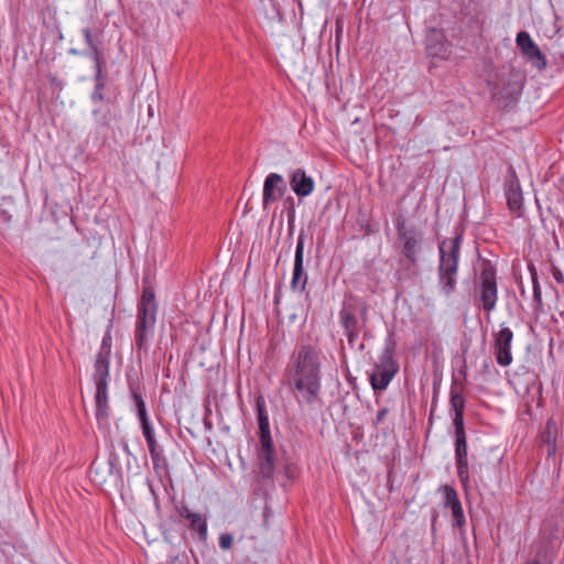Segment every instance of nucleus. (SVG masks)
<instances>
[{
	"label": "nucleus",
	"instance_id": "f257e3e1",
	"mask_svg": "<svg viewBox=\"0 0 564 564\" xmlns=\"http://www.w3.org/2000/svg\"><path fill=\"white\" fill-rule=\"evenodd\" d=\"M322 351L311 344L297 346L284 369V382L299 403L313 405L322 392Z\"/></svg>",
	"mask_w": 564,
	"mask_h": 564
},
{
	"label": "nucleus",
	"instance_id": "f03ea898",
	"mask_svg": "<svg viewBox=\"0 0 564 564\" xmlns=\"http://www.w3.org/2000/svg\"><path fill=\"white\" fill-rule=\"evenodd\" d=\"M111 346V336L110 333L107 332L101 340L99 352L96 356L93 375L96 384V419L99 426L107 424L109 417L108 378Z\"/></svg>",
	"mask_w": 564,
	"mask_h": 564
},
{
	"label": "nucleus",
	"instance_id": "7ed1b4c3",
	"mask_svg": "<svg viewBox=\"0 0 564 564\" xmlns=\"http://www.w3.org/2000/svg\"><path fill=\"white\" fill-rule=\"evenodd\" d=\"M463 235V231L459 230L454 238L443 239L438 245V285L447 296L456 289Z\"/></svg>",
	"mask_w": 564,
	"mask_h": 564
},
{
	"label": "nucleus",
	"instance_id": "20e7f679",
	"mask_svg": "<svg viewBox=\"0 0 564 564\" xmlns=\"http://www.w3.org/2000/svg\"><path fill=\"white\" fill-rule=\"evenodd\" d=\"M256 411L259 423L260 444L258 452L259 470L264 479H271L274 473V448L270 433L269 416L267 413L264 399L260 395L256 402Z\"/></svg>",
	"mask_w": 564,
	"mask_h": 564
},
{
	"label": "nucleus",
	"instance_id": "39448f33",
	"mask_svg": "<svg viewBox=\"0 0 564 564\" xmlns=\"http://www.w3.org/2000/svg\"><path fill=\"white\" fill-rule=\"evenodd\" d=\"M524 83V75L514 68L499 74L496 82L488 80L492 101L502 108L516 104L522 93Z\"/></svg>",
	"mask_w": 564,
	"mask_h": 564
},
{
	"label": "nucleus",
	"instance_id": "423d86ee",
	"mask_svg": "<svg viewBox=\"0 0 564 564\" xmlns=\"http://www.w3.org/2000/svg\"><path fill=\"white\" fill-rule=\"evenodd\" d=\"M395 346L397 343L392 336L387 338L378 361L369 375V381L375 393L386 390L399 371L400 366L394 359Z\"/></svg>",
	"mask_w": 564,
	"mask_h": 564
},
{
	"label": "nucleus",
	"instance_id": "0eeeda50",
	"mask_svg": "<svg viewBox=\"0 0 564 564\" xmlns=\"http://www.w3.org/2000/svg\"><path fill=\"white\" fill-rule=\"evenodd\" d=\"M398 240L401 245V254L406 259V271L415 273L419 263V253L423 241V232L415 226L408 224L403 216H399L395 221Z\"/></svg>",
	"mask_w": 564,
	"mask_h": 564
},
{
	"label": "nucleus",
	"instance_id": "6e6552de",
	"mask_svg": "<svg viewBox=\"0 0 564 564\" xmlns=\"http://www.w3.org/2000/svg\"><path fill=\"white\" fill-rule=\"evenodd\" d=\"M497 269L490 260L480 263V271L475 280V291L479 306L488 313L496 308L498 302Z\"/></svg>",
	"mask_w": 564,
	"mask_h": 564
},
{
	"label": "nucleus",
	"instance_id": "1a4fd4ad",
	"mask_svg": "<svg viewBox=\"0 0 564 564\" xmlns=\"http://www.w3.org/2000/svg\"><path fill=\"white\" fill-rule=\"evenodd\" d=\"M339 325L347 338L350 349L356 348L357 339L361 335L364 340L372 339V332L368 326L360 324L357 316V308L352 304L343 303L338 313Z\"/></svg>",
	"mask_w": 564,
	"mask_h": 564
},
{
	"label": "nucleus",
	"instance_id": "9d476101",
	"mask_svg": "<svg viewBox=\"0 0 564 564\" xmlns=\"http://www.w3.org/2000/svg\"><path fill=\"white\" fill-rule=\"evenodd\" d=\"M91 480L104 490L116 488L121 481V475L116 467V457L96 458L90 467Z\"/></svg>",
	"mask_w": 564,
	"mask_h": 564
},
{
	"label": "nucleus",
	"instance_id": "9b49d317",
	"mask_svg": "<svg viewBox=\"0 0 564 564\" xmlns=\"http://www.w3.org/2000/svg\"><path fill=\"white\" fill-rule=\"evenodd\" d=\"M155 271L149 269L143 274V341L149 329H153L156 322L158 303L155 301Z\"/></svg>",
	"mask_w": 564,
	"mask_h": 564
},
{
	"label": "nucleus",
	"instance_id": "f8f14e48",
	"mask_svg": "<svg viewBox=\"0 0 564 564\" xmlns=\"http://www.w3.org/2000/svg\"><path fill=\"white\" fill-rule=\"evenodd\" d=\"M516 44L521 55L538 70H544L547 66L546 56L527 31H520L516 37Z\"/></svg>",
	"mask_w": 564,
	"mask_h": 564
},
{
	"label": "nucleus",
	"instance_id": "ddd939ff",
	"mask_svg": "<svg viewBox=\"0 0 564 564\" xmlns=\"http://www.w3.org/2000/svg\"><path fill=\"white\" fill-rule=\"evenodd\" d=\"M306 234L302 229L299 234L295 254H294V267L291 280V289L293 292L304 293L307 284V274L304 271V245Z\"/></svg>",
	"mask_w": 564,
	"mask_h": 564
},
{
	"label": "nucleus",
	"instance_id": "4468645a",
	"mask_svg": "<svg viewBox=\"0 0 564 564\" xmlns=\"http://www.w3.org/2000/svg\"><path fill=\"white\" fill-rule=\"evenodd\" d=\"M143 437L147 441L154 470L159 475L162 473H165L167 464H166V458L163 455V447L156 440L155 432L149 422V419L147 416V412H145L144 408H143Z\"/></svg>",
	"mask_w": 564,
	"mask_h": 564
},
{
	"label": "nucleus",
	"instance_id": "2eb2a0df",
	"mask_svg": "<svg viewBox=\"0 0 564 564\" xmlns=\"http://www.w3.org/2000/svg\"><path fill=\"white\" fill-rule=\"evenodd\" d=\"M505 196L508 209L511 213L521 216L523 213V194L520 181L512 166L509 167L503 184Z\"/></svg>",
	"mask_w": 564,
	"mask_h": 564
},
{
	"label": "nucleus",
	"instance_id": "dca6fc26",
	"mask_svg": "<svg viewBox=\"0 0 564 564\" xmlns=\"http://www.w3.org/2000/svg\"><path fill=\"white\" fill-rule=\"evenodd\" d=\"M513 332L510 327L500 326V330L494 335V354L498 365L507 367L512 362L511 344Z\"/></svg>",
	"mask_w": 564,
	"mask_h": 564
},
{
	"label": "nucleus",
	"instance_id": "f3484780",
	"mask_svg": "<svg viewBox=\"0 0 564 564\" xmlns=\"http://www.w3.org/2000/svg\"><path fill=\"white\" fill-rule=\"evenodd\" d=\"M425 51L430 57L447 59L449 55V44L442 30L429 29L425 35Z\"/></svg>",
	"mask_w": 564,
	"mask_h": 564
},
{
	"label": "nucleus",
	"instance_id": "a211bd4d",
	"mask_svg": "<svg viewBox=\"0 0 564 564\" xmlns=\"http://www.w3.org/2000/svg\"><path fill=\"white\" fill-rule=\"evenodd\" d=\"M286 192V183L282 175L270 173L263 184L262 205L267 209L269 205L280 199Z\"/></svg>",
	"mask_w": 564,
	"mask_h": 564
},
{
	"label": "nucleus",
	"instance_id": "6ab92c4d",
	"mask_svg": "<svg viewBox=\"0 0 564 564\" xmlns=\"http://www.w3.org/2000/svg\"><path fill=\"white\" fill-rule=\"evenodd\" d=\"M444 506L449 508L453 516V525L463 529L465 525V516L457 491L452 486H444Z\"/></svg>",
	"mask_w": 564,
	"mask_h": 564
},
{
	"label": "nucleus",
	"instance_id": "aec40b11",
	"mask_svg": "<svg viewBox=\"0 0 564 564\" xmlns=\"http://www.w3.org/2000/svg\"><path fill=\"white\" fill-rule=\"evenodd\" d=\"M290 185L299 197H306L311 195L315 188L314 180L302 169H296L292 172L290 176Z\"/></svg>",
	"mask_w": 564,
	"mask_h": 564
},
{
	"label": "nucleus",
	"instance_id": "412c9836",
	"mask_svg": "<svg viewBox=\"0 0 564 564\" xmlns=\"http://www.w3.org/2000/svg\"><path fill=\"white\" fill-rule=\"evenodd\" d=\"M83 34L89 47L94 53V61L96 63L97 76L99 77L101 73V41H100V31L98 29L85 28L83 30Z\"/></svg>",
	"mask_w": 564,
	"mask_h": 564
},
{
	"label": "nucleus",
	"instance_id": "4be33fe9",
	"mask_svg": "<svg viewBox=\"0 0 564 564\" xmlns=\"http://www.w3.org/2000/svg\"><path fill=\"white\" fill-rule=\"evenodd\" d=\"M468 447L459 446L455 447V462L457 476L464 486L468 485L469 481V469H468Z\"/></svg>",
	"mask_w": 564,
	"mask_h": 564
},
{
	"label": "nucleus",
	"instance_id": "5701e85b",
	"mask_svg": "<svg viewBox=\"0 0 564 564\" xmlns=\"http://www.w3.org/2000/svg\"><path fill=\"white\" fill-rule=\"evenodd\" d=\"M561 523L557 516H552L543 521L540 535L541 540L553 543L560 539Z\"/></svg>",
	"mask_w": 564,
	"mask_h": 564
},
{
	"label": "nucleus",
	"instance_id": "b1692460",
	"mask_svg": "<svg viewBox=\"0 0 564 564\" xmlns=\"http://www.w3.org/2000/svg\"><path fill=\"white\" fill-rule=\"evenodd\" d=\"M557 424L553 419H549L544 429L540 433V440L547 446V455L553 456L556 452Z\"/></svg>",
	"mask_w": 564,
	"mask_h": 564
},
{
	"label": "nucleus",
	"instance_id": "393cba45",
	"mask_svg": "<svg viewBox=\"0 0 564 564\" xmlns=\"http://www.w3.org/2000/svg\"><path fill=\"white\" fill-rule=\"evenodd\" d=\"M552 544L541 540L536 544L534 560H540V564H553L556 554Z\"/></svg>",
	"mask_w": 564,
	"mask_h": 564
},
{
	"label": "nucleus",
	"instance_id": "a878e982",
	"mask_svg": "<svg viewBox=\"0 0 564 564\" xmlns=\"http://www.w3.org/2000/svg\"><path fill=\"white\" fill-rule=\"evenodd\" d=\"M189 529L197 533L199 540L207 539V519L202 513L195 512L188 520Z\"/></svg>",
	"mask_w": 564,
	"mask_h": 564
},
{
	"label": "nucleus",
	"instance_id": "bb28decb",
	"mask_svg": "<svg viewBox=\"0 0 564 564\" xmlns=\"http://www.w3.org/2000/svg\"><path fill=\"white\" fill-rule=\"evenodd\" d=\"M449 404L454 413H464L465 398L462 392H458L453 386L449 392Z\"/></svg>",
	"mask_w": 564,
	"mask_h": 564
},
{
	"label": "nucleus",
	"instance_id": "cd10ccee",
	"mask_svg": "<svg viewBox=\"0 0 564 564\" xmlns=\"http://www.w3.org/2000/svg\"><path fill=\"white\" fill-rule=\"evenodd\" d=\"M532 288H533V302H534L533 310L535 313H541L543 310V301H542V291H541L540 282H535V284H532Z\"/></svg>",
	"mask_w": 564,
	"mask_h": 564
},
{
	"label": "nucleus",
	"instance_id": "c85d7f7f",
	"mask_svg": "<svg viewBox=\"0 0 564 564\" xmlns=\"http://www.w3.org/2000/svg\"><path fill=\"white\" fill-rule=\"evenodd\" d=\"M158 238H160V242L162 243L163 242V238H162V232H161L160 229L158 230V235L155 237L152 236L150 238V240H149V245H148V248H147V253H148V260L149 261H150V258H152L153 261L155 262L154 254L150 256V253H151V250H153V252L155 251V248H156V245H158Z\"/></svg>",
	"mask_w": 564,
	"mask_h": 564
},
{
	"label": "nucleus",
	"instance_id": "c756f323",
	"mask_svg": "<svg viewBox=\"0 0 564 564\" xmlns=\"http://www.w3.org/2000/svg\"><path fill=\"white\" fill-rule=\"evenodd\" d=\"M358 319L364 326H368L369 322V306L367 303H362L358 310Z\"/></svg>",
	"mask_w": 564,
	"mask_h": 564
},
{
	"label": "nucleus",
	"instance_id": "7c9ffc66",
	"mask_svg": "<svg viewBox=\"0 0 564 564\" xmlns=\"http://www.w3.org/2000/svg\"><path fill=\"white\" fill-rule=\"evenodd\" d=\"M130 390L134 400L137 415L141 420V393L139 392L138 388H134L131 383Z\"/></svg>",
	"mask_w": 564,
	"mask_h": 564
},
{
	"label": "nucleus",
	"instance_id": "2f4dec72",
	"mask_svg": "<svg viewBox=\"0 0 564 564\" xmlns=\"http://www.w3.org/2000/svg\"><path fill=\"white\" fill-rule=\"evenodd\" d=\"M286 203H290V207L288 209V218H289V223H290V235H292L293 234V225H291V223L294 220V217H295V207H294L293 197L289 196L285 199V204Z\"/></svg>",
	"mask_w": 564,
	"mask_h": 564
},
{
	"label": "nucleus",
	"instance_id": "473e14b6",
	"mask_svg": "<svg viewBox=\"0 0 564 564\" xmlns=\"http://www.w3.org/2000/svg\"><path fill=\"white\" fill-rule=\"evenodd\" d=\"M453 426L455 429V432H464L465 431L464 413H454Z\"/></svg>",
	"mask_w": 564,
	"mask_h": 564
},
{
	"label": "nucleus",
	"instance_id": "72a5a7b5",
	"mask_svg": "<svg viewBox=\"0 0 564 564\" xmlns=\"http://www.w3.org/2000/svg\"><path fill=\"white\" fill-rule=\"evenodd\" d=\"M138 322H137V328H135V346L139 349H141V305L139 304L138 307Z\"/></svg>",
	"mask_w": 564,
	"mask_h": 564
},
{
	"label": "nucleus",
	"instance_id": "f704fd0d",
	"mask_svg": "<svg viewBox=\"0 0 564 564\" xmlns=\"http://www.w3.org/2000/svg\"><path fill=\"white\" fill-rule=\"evenodd\" d=\"M232 542H234V539H232V536L229 533H223L219 536V546L223 550L230 549L231 545H232Z\"/></svg>",
	"mask_w": 564,
	"mask_h": 564
},
{
	"label": "nucleus",
	"instance_id": "c9c22d12",
	"mask_svg": "<svg viewBox=\"0 0 564 564\" xmlns=\"http://www.w3.org/2000/svg\"><path fill=\"white\" fill-rule=\"evenodd\" d=\"M388 414H389L388 408L380 409L373 420V425L379 426L386 420Z\"/></svg>",
	"mask_w": 564,
	"mask_h": 564
},
{
	"label": "nucleus",
	"instance_id": "e433bc0d",
	"mask_svg": "<svg viewBox=\"0 0 564 564\" xmlns=\"http://www.w3.org/2000/svg\"><path fill=\"white\" fill-rule=\"evenodd\" d=\"M467 446L466 432H455V447Z\"/></svg>",
	"mask_w": 564,
	"mask_h": 564
},
{
	"label": "nucleus",
	"instance_id": "4c0bfd02",
	"mask_svg": "<svg viewBox=\"0 0 564 564\" xmlns=\"http://www.w3.org/2000/svg\"><path fill=\"white\" fill-rule=\"evenodd\" d=\"M177 512H178V514H180L182 518H184V519H186V520H188V519H189L191 517H193V514L195 513V512H192V511L188 509V507H187V506H185V505H181L180 507H177Z\"/></svg>",
	"mask_w": 564,
	"mask_h": 564
},
{
	"label": "nucleus",
	"instance_id": "58836bf2",
	"mask_svg": "<svg viewBox=\"0 0 564 564\" xmlns=\"http://www.w3.org/2000/svg\"><path fill=\"white\" fill-rule=\"evenodd\" d=\"M528 270H529L530 275H531L532 284H535V282H539V276H538V271H536L535 265L533 263H529L528 264Z\"/></svg>",
	"mask_w": 564,
	"mask_h": 564
},
{
	"label": "nucleus",
	"instance_id": "ea45409f",
	"mask_svg": "<svg viewBox=\"0 0 564 564\" xmlns=\"http://www.w3.org/2000/svg\"><path fill=\"white\" fill-rule=\"evenodd\" d=\"M101 87H102V85L100 83H97L96 89H95V91L93 93V96H91L94 101L102 100V95L100 93Z\"/></svg>",
	"mask_w": 564,
	"mask_h": 564
},
{
	"label": "nucleus",
	"instance_id": "a19ab883",
	"mask_svg": "<svg viewBox=\"0 0 564 564\" xmlns=\"http://www.w3.org/2000/svg\"><path fill=\"white\" fill-rule=\"evenodd\" d=\"M552 272H553V278L555 279L556 282L564 283L563 273L561 272V270L558 268L554 267Z\"/></svg>",
	"mask_w": 564,
	"mask_h": 564
},
{
	"label": "nucleus",
	"instance_id": "79ce46f5",
	"mask_svg": "<svg viewBox=\"0 0 564 564\" xmlns=\"http://www.w3.org/2000/svg\"><path fill=\"white\" fill-rule=\"evenodd\" d=\"M554 58H555V63H556L560 67L564 68V54H560V57H558V58H560L561 61H558V59H557V57H554Z\"/></svg>",
	"mask_w": 564,
	"mask_h": 564
},
{
	"label": "nucleus",
	"instance_id": "37998d69",
	"mask_svg": "<svg viewBox=\"0 0 564 564\" xmlns=\"http://www.w3.org/2000/svg\"><path fill=\"white\" fill-rule=\"evenodd\" d=\"M148 115L150 118L154 117V107L152 104L148 105Z\"/></svg>",
	"mask_w": 564,
	"mask_h": 564
},
{
	"label": "nucleus",
	"instance_id": "c03bdc74",
	"mask_svg": "<svg viewBox=\"0 0 564 564\" xmlns=\"http://www.w3.org/2000/svg\"><path fill=\"white\" fill-rule=\"evenodd\" d=\"M438 514L436 511H434L433 518H432V530H435V523L437 521Z\"/></svg>",
	"mask_w": 564,
	"mask_h": 564
},
{
	"label": "nucleus",
	"instance_id": "a18cd8bd",
	"mask_svg": "<svg viewBox=\"0 0 564 564\" xmlns=\"http://www.w3.org/2000/svg\"><path fill=\"white\" fill-rule=\"evenodd\" d=\"M128 469H129V473H132V475H133L134 477H138V475H139V473H138V470H137V469H138V466H135L133 470H132V468H131L130 466L128 467Z\"/></svg>",
	"mask_w": 564,
	"mask_h": 564
},
{
	"label": "nucleus",
	"instance_id": "49530a36",
	"mask_svg": "<svg viewBox=\"0 0 564 564\" xmlns=\"http://www.w3.org/2000/svg\"><path fill=\"white\" fill-rule=\"evenodd\" d=\"M519 289H520V294H521L522 296H524V295H525V290H524V288H523L522 282H520V283H519Z\"/></svg>",
	"mask_w": 564,
	"mask_h": 564
},
{
	"label": "nucleus",
	"instance_id": "de8ad7c7",
	"mask_svg": "<svg viewBox=\"0 0 564 564\" xmlns=\"http://www.w3.org/2000/svg\"><path fill=\"white\" fill-rule=\"evenodd\" d=\"M123 447H124V451L127 452L128 455H131V452L129 449V445L127 442H123Z\"/></svg>",
	"mask_w": 564,
	"mask_h": 564
},
{
	"label": "nucleus",
	"instance_id": "09e8293b",
	"mask_svg": "<svg viewBox=\"0 0 564 564\" xmlns=\"http://www.w3.org/2000/svg\"><path fill=\"white\" fill-rule=\"evenodd\" d=\"M470 20H471L473 22H475V23H480L479 14H476V15H475V17H473Z\"/></svg>",
	"mask_w": 564,
	"mask_h": 564
},
{
	"label": "nucleus",
	"instance_id": "8fccbe9b",
	"mask_svg": "<svg viewBox=\"0 0 564 564\" xmlns=\"http://www.w3.org/2000/svg\"><path fill=\"white\" fill-rule=\"evenodd\" d=\"M434 405H435V399H433V401H432V409H434ZM432 416H433V410H431V414H430V417H429L430 422H432Z\"/></svg>",
	"mask_w": 564,
	"mask_h": 564
},
{
	"label": "nucleus",
	"instance_id": "3c124183",
	"mask_svg": "<svg viewBox=\"0 0 564 564\" xmlns=\"http://www.w3.org/2000/svg\"><path fill=\"white\" fill-rule=\"evenodd\" d=\"M524 564H540V560H529Z\"/></svg>",
	"mask_w": 564,
	"mask_h": 564
},
{
	"label": "nucleus",
	"instance_id": "603ef678",
	"mask_svg": "<svg viewBox=\"0 0 564 564\" xmlns=\"http://www.w3.org/2000/svg\"><path fill=\"white\" fill-rule=\"evenodd\" d=\"M358 349H359V350H364V349H365V344H364V343H361V344L359 345Z\"/></svg>",
	"mask_w": 564,
	"mask_h": 564
},
{
	"label": "nucleus",
	"instance_id": "864d4df0",
	"mask_svg": "<svg viewBox=\"0 0 564 564\" xmlns=\"http://www.w3.org/2000/svg\"><path fill=\"white\" fill-rule=\"evenodd\" d=\"M154 203V208L156 209L158 206L160 205L161 206V203L160 202H153Z\"/></svg>",
	"mask_w": 564,
	"mask_h": 564
},
{
	"label": "nucleus",
	"instance_id": "5fc2aeb1",
	"mask_svg": "<svg viewBox=\"0 0 564 564\" xmlns=\"http://www.w3.org/2000/svg\"><path fill=\"white\" fill-rule=\"evenodd\" d=\"M122 498L127 499V494L126 492H122Z\"/></svg>",
	"mask_w": 564,
	"mask_h": 564
},
{
	"label": "nucleus",
	"instance_id": "6e6d98bb",
	"mask_svg": "<svg viewBox=\"0 0 564 564\" xmlns=\"http://www.w3.org/2000/svg\"><path fill=\"white\" fill-rule=\"evenodd\" d=\"M150 142H151V138H150V137H148V138H147V143H150Z\"/></svg>",
	"mask_w": 564,
	"mask_h": 564
},
{
	"label": "nucleus",
	"instance_id": "4d7b16f0",
	"mask_svg": "<svg viewBox=\"0 0 564 564\" xmlns=\"http://www.w3.org/2000/svg\"><path fill=\"white\" fill-rule=\"evenodd\" d=\"M128 379H129V384H130V383L132 384V382H131V376H128Z\"/></svg>",
	"mask_w": 564,
	"mask_h": 564
},
{
	"label": "nucleus",
	"instance_id": "13d9d810",
	"mask_svg": "<svg viewBox=\"0 0 564 564\" xmlns=\"http://www.w3.org/2000/svg\"><path fill=\"white\" fill-rule=\"evenodd\" d=\"M150 228H151V230H154V225H153V224H151V225H150Z\"/></svg>",
	"mask_w": 564,
	"mask_h": 564
}]
</instances>
